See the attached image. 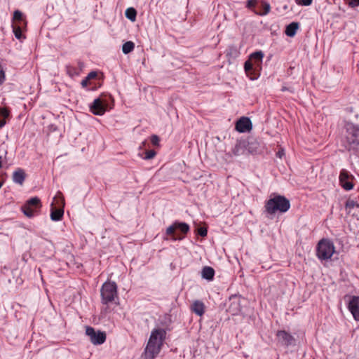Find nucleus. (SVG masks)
Segmentation results:
<instances>
[{"instance_id": "obj_1", "label": "nucleus", "mask_w": 359, "mask_h": 359, "mask_svg": "<svg viewBox=\"0 0 359 359\" xmlns=\"http://www.w3.org/2000/svg\"><path fill=\"white\" fill-rule=\"evenodd\" d=\"M165 337L166 332L163 328L154 329L151 331L144 351L146 359H154L156 357L161 349Z\"/></svg>"}, {"instance_id": "obj_2", "label": "nucleus", "mask_w": 359, "mask_h": 359, "mask_svg": "<svg viewBox=\"0 0 359 359\" xmlns=\"http://www.w3.org/2000/svg\"><path fill=\"white\" fill-rule=\"evenodd\" d=\"M264 208L269 215H273L276 212H285L290 209V203L285 196L277 195L268 200Z\"/></svg>"}, {"instance_id": "obj_3", "label": "nucleus", "mask_w": 359, "mask_h": 359, "mask_svg": "<svg viewBox=\"0 0 359 359\" xmlns=\"http://www.w3.org/2000/svg\"><path fill=\"white\" fill-rule=\"evenodd\" d=\"M342 143L348 150H354L359 153V127L348 125Z\"/></svg>"}, {"instance_id": "obj_4", "label": "nucleus", "mask_w": 359, "mask_h": 359, "mask_svg": "<svg viewBox=\"0 0 359 359\" xmlns=\"http://www.w3.org/2000/svg\"><path fill=\"white\" fill-rule=\"evenodd\" d=\"M335 251L334 243L328 239L320 240L316 248V255L319 259L327 260Z\"/></svg>"}, {"instance_id": "obj_5", "label": "nucleus", "mask_w": 359, "mask_h": 359, "mask_svg": "<svg viewBox=\"0 0 359 359\" xmlns=\"http://www.w3.org/2000/svg\"><path fill=\"white\" fill-rule=\"evenodd\" d=\"M102 303L107 304L117 297V285L114 282L107 281L101 288Z\"/></svg>"}, {"instance_id": "obj_6", "label": "nucleus", "mask_w": 359, "mask_h": 359, "mask_svg": "<svg viewBox=\"0 0 359 359\" xmlns=\"http://www.w3.org/2000/svg\"><path fill=\"white\" fill-rule=\"evenodd\" d=\"M41 206V201L38 197H33L29 199L21 208L23 213L28 217L34 216Z\"/></svg>"}, {"instance_id": "obj_7", "label": "nucleus", "mask_w": 359, "mask_h": 359, "mask_svg": "<svg viewBox=\"0 0 359 359\" xmlns=\"http://www.w3.org/2000/svg\"><path fill=\"white\" fill-rule=\"evenodd\" d=\"M355 180V177L350 174L349 172L345 169H342L340 171L339 180L341 187L346 191H350L353 189L354 184L353 180Z\"/></svg>"}, {"instance_id": "obj_8", "label": "nucleus", "mask_w": 359, "mask_h": 359, "mask_svg": "<svg viewBox=\"0 0 359 359\" xmlns=\"http://www.w3.org/2000/svg\"><path fill=\"white\" fill-rule=\"evenodd\" d=\"M176 230L180 231L183 233H187L189 230V226L184 222H175L172 225L168 226L166 229V235H171L172 236V240L177 241V240H182L183 237H176L175 236V233Z\"/></svg>"}, {"instance_id": "obj_9", "label": "nucleus", "mask_w": 359, "mask_h": 359, "mask_svg": "<svg viewBox=\"0 0 359 359\" xmlns=\"http://www.w3.org/2000/svg\"><path fill=\"white\" fill-rule=\"evenodd\" d=\"M86 334L89 337L90 341L93 344H102L106 340V334L104 332L100 330L96 332L92 327H86Z\"/></svg>"}, {"instance_id": "obj_10", "label": "nucleus", "mask_w": 359, "mask_h": 359, "mask_svg": "<svg viewBox=\"0 0 359 359\" xmlns=\"http://www.w3.org/2000/svg\"><path fill=\"white\" fill-rule=\"evenodd\" d=\"M348 309L356 321H359V296H351Z\"/></svg>"}, {"instance_id": "obj_11", "label": "nucleus", "mask_w": 359, "mask_h": 359, "mask_svg": "<svg viewBox=\"0 0 359 359\" xmlns=\"http://www.w3.org/2000/svg\"><path fill=\"white\" fill-rule=\"evenodd\" d=\"M54 201H56L57 203H59L60 201L62 205V208H55L53 207L51 208L50 218L53 221H60L62 219L64 214V199L62 198H57V196H55L54 197Z\"/></svg>"}, {"instance_id": "obj_12", "label": "nucleus", "mask_w": 359, "mask_h": 359, "mask_svg": "<svg viewBox=\"0 0 359 359\" xmlns=\"http://www.w3.org/2000/svg\"><path fill=\"white\" fill-rule=\"evenodd\" d=\"M252 124L248 117H241L236 124V129L240 133L248 132L252 129Z\"/></svg>"}, {"instance_id": "obj_13", "label": "nucleus", "mask_w": 359, "mask_h": 359, "mask_svg": "<svg viewBox=\"0 0 359 359\" xmlns=\"http://www.w3.org/2000/svg\"><path fill=\"white\" fill-rule=\"evenodd\" d=\"M276 335L278 341L284 346H289L294 342V338L285 330L278 331Z\"/></svg>"}, {"instance_id": "obj_14", "label": "nucleus", "mask_w": 359, "mask_h": 359, "mask_svg": "<svg viewBox=\"0 0 359 359\" xmlns=\"http://www.w3.org/2000/svg\"><path fill=\"white\" fill-rule=\"evenodd\" d=\"M90 111L95 115L102 116L106 111V107L100 98L95 99L90 105Z\"/></svg>"}, {"instance_id": "obj_15", "label": "nucleus", "mask_w": 359, "mask_h": 359, "mask_svg": "<svg viewBox=\"0 0 359 359\" xmlns=\"http://www.w3.org/2000/svg\"><path fill=\"white\" fill-rule=\"evenodd\" d=\"M258 67H255V65L250 60L245 62L244 64V69L250 79H255L257 78L258 74H257V69Z\"/></svg>"}, {"instance_id": "obj_16", "label": "nucleus", "mask_w": 359, "mask_h": 359, "mask_svg": "<svg viewBox=\"0 0 359 359\" xmlns=\"http://www.w3.org/2000/svg\"><path fill=\"white\" fill-rule=\"evenodd\" d=\"M26 174L24 170L21 168L17 169L13 174V181L20 185H22L25 180Z\"/></svg>"}, {"instance_id": "obj_17", "label": "nucleus", "mask_w": 359, "mask_h": 359, "mask_svg": "<svg viewBox=\"0 0 359 359\" xmlns=\"http://www.w3.org/2000/svg\"><path fill=\"white\" fill-rule=\"evenodd\" d=\"M263 57L264 53L262 51H256L250 55L249 60L252 62L255 67L260 68Z\"/></svg>"}, {"instance_id": "obj_18", "label": "nucleus", "mask_w": 359, "mask_h": 359, "mask_svg": "<svg viewBox=\"0 0 359 359\" xmlns=\"http://www.w3.org/2000/svg\"><path fill=\"white\" fill-rule=\"evenodd\" d=\"M191 310L196 315L201 316L205 313V305L199 300H196L191 305Z\"/></svg>"}, {"instance_id": "obj_19", "label": "nucleus", "mask_w": 359, "mask_h": 359, "mask_svg": "<svg viewBox=\"0 0 359 359\" xmlns=\"http://www.w3.org/2000/svg\"><path fill=\"white\" fill-rule=\"evenodd\" d=\"M299 29V23L297 22H292L289 24L285 29V34L287 36L292 37L296 34L297 29Z\"/></svg>"}, {"instance_id": "obj_20", "label": "nucleus", "mask_w": 359, "mask_h": 359, "mask_svg": "<svg viewBox=\"0 0 359 359\" xmlns=\"http://www.w3.org/2000/svg\"><path fill=\"white\" fill-rule=\"evenodd\" d=\"M202 278L208 280H212L215 276V270L210 266H204L202 269Z\"/></svg>"}, {"instance_id": "obj_21", "label": "nucleus", "mask_w": 359, "mask_h": 359, "mask_svg": "<svg viewBox=\"0 0 359 359\" xmlns=\"http://www.w3.org/2000/svg\"><path fill=\"white\" fill-rule=\"evenodd\" d=\"M261 6L262 8V11H254L255 13L258 15H267L270 11H271V6L268 2H266L264 1H261Z\"/></svg>"}, {"instance_id": "obj_22", "label": "nucleus", "mask_w": 359, "mask_h": 359, "mask_svg": "<svg viewBox=\"0 0 359 359\" xmlns=\"http://www.w3.org/2000/svg\"><path fill=\"white\" fill-rule=\"evenodd\" d=\"M126 17L132 22L135 21L137 16V11L134 8H128L125 12Z\"/></svg>"}, {"instance_id": "obj_23", "label": "nucleus", "mask_w": 359, "mask_h": 359, "mask_svg": "<svg viewBox=\"0 0 359 359\" xmlns=\"http://www.w3.org/2000/svg\"><path fill=\"white\" fill-rule=\"evenodd\" d=\"M135 48V44L133 41H127L122 46V51L124 54H128Z\"/></svg>"}, {"instance_id": "obj_24", "label": "nucleus", "mask_w": 359, "mask_h": 359, "mask_svg": "<svg viewBox=\"0 0 359 359\" xmlns=\"http://www.w3.org/2000/svg\"><path fill=\"white\" fill-rule=\"evenodd\" d=\"M244 148H245V145L243 142H238L236 144L232 152L235 156H239L243 153Z\"/></svg>"}, {"instance_id": "obj_25", "label": "nucleus", "mask_w": 359, "mask_h": 359, "mask_svg": "<svg viewBox=\"0 0 359 359\" xmlns=\"http://www.w3.org/2000/svg\"><path fill=\"white\" fill-rule=\"evenodd\" d=\"M229 311L233 315L237 314L241 311L239 302H233L229 307Z\"/></svg>"}, {"instance_id": "obj_26", "label": "nucleus", "mask_w": 359, "mask_h": 359, "mask_svg": "<svg viewBox=\"0 0 359 359\" xmlns=\"http://www.w3.org/2000/svg\"><path fill=\"white\" fill-rule=\"evenodd\" d=\"M13 20L17 21L18 23L17 25L25 24V21L22 17V13L18 10L15 11L13 13Z\"/></svg>"}, {"instance_id": "obj_27", "label": "nucleus", "mask_w": 359, "mask_h": 359, "mask_svg": "<svg viewBox=\"0 0 359 359\" xmlns=\"http://www.w3.org/2000/svg\"><path fill=\"white\" fill-rule=\"evenodd\" d=\"M13 33L15 34V36L20 40L22 38V29H21V25H13Z\"/></svg>"}, {"instance_id": "obj_28", "label": "nucleus", "mask_w": 359, "mask_h": 359, "mask_svg": "<svg viewBox=\"0 0 359 359\" xmlns=\"http://www.w3.org/2000/svg\"><path fill=\"white\" fill-rule=\"evenodd\" d=\"M66 71H67V74L70 77H74V76H77L79 74L78 70L75 67L70 66V65H67L66 67Z\"/></svg>"}, {"instance_id": "obj_29", "label": "nucleus", "mask_w": 359, "mask_h": 359, "mask_svg": "<svg viewBox=\"0 0 359 359\" xmlns=\"http://www.w3.org/2000/svg\"><path fill=\"white\" fill-rule=\"evenodd\" d=\"M355 206L359 208V204H358L353 200H351V199L347 200V201L346 202V204H345L346 209H348L349 210L353 209Z\"/></svg>"}, {"instance_id": "obj_30", "label": "nucleus", "mask_w": 359, "mask_h": 359, "mask_svg": "<svg viewBox=\"0 0 359 359\" xmlns=\"http://www.w3.org/2000/svg\"><path fill=\"white\" fill-rule=\"evenodd\" d=\"M156 153L154 150H149L145 153L144 159L149 160L153 158L156 156Z\"/></svg>"}, {"instance_id": "obj_31", "label": "nucleus", "mask_w": 359, "mask_h": 359, "mask_svg": "<svg viewBox=\"0 0 359 359\" xmlns=\"http://www.w3.org/2000/svg\"><path fill=\"white\" fill-rule=\"evenodd\" d=\"M257 4V0H248L246 7L252 9Z\"/></svg>"}, {"instance_id": "obj_32", "label": "nucleus", "mask_w": 359, "mask_h": 359, "mask_svg": "<svg viewBox=\"0 0 359 359\" xmlns=\"http://www.w3.org/2000/svg\"><path fill=\"white\" fill-rule=\"evenodd\" d=\"M159 141H160L159 137L157 135H151V142L153 145L158 146L159 144Z\"/></svg>"}, {"instance_id": "obj_33", "label": "nucleus", "mask_w": 359, "mask_h": 359, "mask_svg": "<svg viewBox=\"0 0 359 359\" xmlns=\"http://www.w3.org/2000/svg\"><path fill=\"white\" fill-rule=\"evenodd\" d=\"M198 233L202 237H205L207 236L208 231L207 229L205 227H200L198 229Z\"/></svg>"}, {"instance_id": "obj_34", "label": "nucleus", "mask_w": 359, "mask_h": 359, "mask_svg": "<svg viewBox=\"0 0 359 359\" xmlns=\"http://www.w3.org/2000/svg\"><path fill=\"white\" fill-rule=\"evenodd\" d=\"M299 5L309 6L312 4V0H295Z\"/></svg>"}, {"instance_id": "obj_35", "label": "nucleus", "mask_w": 359, "mask_h": 359, "mask_svg": "<svg viewBox=\"0 0 359 359\" xmlns=\"http://www.w3.org/2000/svg\"><path fill=\"white\" fill-rule=\"evenodd\" d=\"M9 115V111L6 109H1L0 110V116L2 117L1 119H6Z\"/></svg>"}, {"instance_id": "obj_36", "label": "nucleus", "mask_w": 359, "mask_h": 359, "mask_svg": "<svg viewBox=\"0 0 359 359\" xmlns=\"http://www.w3.org/2000/svg\"><path fill=\"white\" fill-rule=\"evenodd\" d=\"M349 6L354 8L359 6V0H350L348 2Z\"/></svg>"}, {"instance_id": "obj_37", "label": "nucleus", "mask_w": 359, "mask_h": 359, "mask_svg": "<svg viewBox=\"0 0 359 359\" xmlns=\"http://www.w3.org/2000/svg\"><path fill=\"white\" fill-rule=\"evenodd\" d=\"M97 76V72H90L88 76H86L87 79H88L89 81L93 79H95V77Z\"/></svg>"}, {"instance_id": "obj_38", "label": "nucleus", "mask_w": 359, "mask_h": 359, "mask_svg": "<svg viewBox=\"0 0 359 359\" xmlns=\"http://www.w3.org/2000/svg\"><path fill=\"white\" fill-rule=\"evenodd\" d=\"M88 81L89 80L87 79V78L86 77L84 79L82 80L81 84L83 88H86L87 86H88Z\"/></svg>"}, {"instance_id": "obj_39", "label": "nucleus", "mask_w": 359, "mask_h": 359, "mask_svg": "<svg viewBox=\"0 0 359 359\" xmlns=\"http://www.w3.org/2000/svg\"><path fill=\"white\" fill-rule=\"evenodd\" d=\"M285 154L284 150L280 149L276 153V156L279 157L280 158H282V156Z\"/></svg>"}, {"instance_id": "obj_40", "label": "nucleus", "mask_w": 359, "mask_h": 359, "mask_svg": "<svg viewBox=\"0 0 359 359\" xmlns=\"http://www.w3.org/2000/svg\"><path fill=\"white\" fill-rule=\"evenodd\" d=\"M286 90H289L291 93L293 92V90L292 88H287L286 86H283L282 88H281V91L284 92V91H286Z\"/></svg>"}, {"instance_id": "obj_41", "label": "nucleus", "mask_w": 359, "mask_h": 359, "mask_svg": "<svg viewBox=\"0 0 359 359\" xmlns=\"http://www.w3.org/2000/svg\"><path fill=\"white\" fill-rule=\"evenodd\" d=\"M6 124V121L4 119L0 118V128H2Z\"/></svg>"}, {"instance_id": "obj_42", "label": "nucleus", "mask_w": 359, "mask_h": 359, "mask_svg": "<svg viewBox=\"0 0 359 359\" xmlns=\"http://www.w3.org/2000/svg\"><path fill=\"white\" fill-rule=\"evenodd\" d=\"M2 165V163H1V156H0V168L1 167Z\"/></svg>"}]
</instances>
